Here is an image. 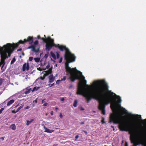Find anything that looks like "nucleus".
<instances>
[{"label": "nucleus", "mask_w": 146, "mask_h": 146, "mask_svg": "<svg viewBox=\"0 0 146 146\" xmlns=\"http://www.w3.org/2000/svg\"><path fill=\"white\" fill-rule=\"evenodd\" d=\"M131 115V116H132V117H135V116L136 115H132V114H130Z\"/></svg>", "instance_id": "52"}, {"label": "nucleus", "mask_w": 146, "mask_h": 146, "mask_svg": "<svg viewBox=\"0 0 146 146\" xmlns=\"http://www.w3.org/2000/svg\"><path fill=\"white\" fill-rule=\"evenodd\" d=\"M53 46L58 48L61 51H63L65 50V53L64 57L72 54L70 51L69 49L66 48L65 46L63 45H60L59 44H55L54 43V40L53 39L51 40L50 43H47L46 44L45 50H46L49 51Z\"/></svg>", "instance_id": "4"}, {"label": "nucleus", "mask_w": 146, "mask_h": 146, "mask_svg": "<svg viewBox=\"0 0 146 146\" xmlns=\"http://www.w3.org/2000/svg\"><path fill=\"white\" fill-rule=\"evenodd\" d=\"M66 79V76H64L62 78H61V80H60L61 81H64Z\"/></svg>", "instance_id": "25"}, {"label": "nucleus", "mask_w": 146, "mask_h": 146, "mask_svg": "<svg viewBox=\"0 0 146 146\" xmlns=\"http://www.w3.org/2000/svg\"><path fill=\"white\" fill-rule=\"evenodd\" d=\"M10 128L13 130H15L16 129L15 125L14 124H12L10 126Z\"/></svg>", "instance_id": "14"}, {"label": "nucleus", "mask_w": 146, "mask_h": 146, "mask_svg": "<svg viewBox=\"0 0 146 146\" xmlns=\"http://www.w3.org/2000/svg\"><path fill=\"white\" fill-rule=\"evenodd\" d=\"M31 91H32L31 89V88H29L26 90V91L24 93L25 94H27L30 92Z\"/></svg>", "instance_id": "12"}, {"label": "nucleus", "mask_w": 146, "mask_h": 146, "mask_svg": "<svg viewBox=\"0 0 146 146\" xmlns=\"http://www.w3.org/2000/svg\"><path fill=\"white\" fill-rule=\"evenodd\" d=\"M61 81V80H57L56 81V84H59V82Z\"/></svg>", "instance_id": "32"}, {"label": "nucleus", "mask_w": 146, "mask_h": 146, "mask_svg": "<svg viewBox=\"0 0 146 146\" xmlns=\"http://www.w3.org/2000/svg\"><path fill=\"white\" fill-rule=\"evenodd\" d=\"M37 38L38 39H40L43 40L44 42L46 43H50L52 40L50 36L48 37L47 38H41L40 35H38L37 36Z\"/></svg>", "instance_id": "6"}, {"label": "nucleus", "mask_w": 146, "mask_h": 146, "mask_svg": "<svg viewBox=\"0 0 146 146\" xmlns=\"http://www.w3.org/2000/svg\"><path fill=\"white\" fill-rule=\"evenodd\" d=\"M34 60L36 62H38L40 61V58H34Z\"/></svg>", "instance_id": "16"}, {"label": "nucleus", "mask_w": 146, "mask_h": 146, "mask_svg": "<svg viewBox=\"0 0 146 146\" xmlns=\"http://www.w3.org/2000/svg\"><path fill=\"white\" fill-rule=\"evenodd\" d=\"M26 70L27 71H28L29 69V64L28 63H27L26 64Z\"/></svg>", "instance_id": "20"}, {"label": "nucleus", "mask_w": 146, "mask_h": 146, "mask_svg": "<svg viewBox=\"0 0 146 146\" xmlns=\"http://www.w3.org/2000/svg\"><path fill=\"white\" fill-rule=\"evenodd\" d=\"M54 83H53L51 85V86H50V87L52 86H54Z\"/></svg>", "instance_id": "51"}, {"label": "nucleus", "mask_w": 146, "mask_h": 146, "mask_svg": "<svg viewBox=\"0 0 146 146\" xmlns=\"http://www.w3.org/2000/svg\"><path fill=\"white\" fill-rule=\"evenodd\" d=\"M79 137V136L78 135H77L75 137V138L76 139H78Z\"/></svg>", "instance_id": "45"}, {"label": "nucleus", "mask_w": 146, "mask_h": 146, "mask_svg": "<svg viewBox=\"0 0 146 146\" xmlns=\"http://www.w3.org/2000/svg\"><path fill=\"white\" fill-rule=\"evenodd\" d=\"M125 146H128V143L126 142L125 143Z\"/></svg>", "instance_id": "39"}, {"label": "nucleus", "mask_w": 146, "mask_h": 146, "mask_svg": "<svg viewBox=\"0 0 146 146\" xmlns=\"http://www.w3.org/2000/svg\"><path fill=\"white\" fill-rule=\"evenodd\" d=\"M77 100H75L73 104V106L74 107H76L77 106Z\"/></svg>", "instance_id": "19"}, {"label": "nucleus", "mask_w": 146, "mask_h": 146, "mask_svg": "<svg viewBox=\"0 0 146 146\" xmlns=\"http://www.w3.org/2000/svg\"><path fill=\"white\" fill-rule=\"evenodd\" d=\"M47 68H48V66H47Z\"/></svg>", "instance_id": "56"}, {"label": "nucleus", "mask_w": 146, "mask_h": 146, "mask_svg": "<svg viewBox=\"0 0 146 146\" xmlns=\"http://www.w3.org/2000/svg\"><path fill=\"white\" fill-rule=\"evenodd\" d=\"M21 50H22V48H20L18 49L17 50V51H21Z\"/></svg>", "instance_id": "47"}, {"label": "nucleus", "mask_w": 146, "mask_h": 146, "mask_svg": "<svg viewBox=\"0 0 146 146\" xmlns=\"http://www.w3.org/2000/svg\"><path fill=\"white\" fill-rule=\"evenodd\" d=\"M33 57H32V56L30 57L29 58V60L30 61H31L33 60Z\"/></svg>", "instance_id": "29"}, {"label": "nucleus", "mask_w": 146, "mask_h": 146, "mask_svg": "<svg viewBox=\"0 0 146 146\" xmlns=\"http://www.w3.org/2000/svg\"><path fill=\"white\" fill-rule=\"evenodd\" d=\"M6 46H5V47H6L5 50L3 52H1V59L0 62V67L1 66V69L2 70V72L4 71V70H3V68L5 64V60L7 58L8 56L9 57L10 56V53L9 54V53L11 51L10 47H8Z\"/></svg>", "instance_id": "5"}, {"label": "nucleus", "mask_w": 146, "mask_h": 146, "mask_svg": "<svg viewBox=\"0 0 146 146\" xmlns=\"http://www.w3.org/2000/svg\"><path fill=\"white\" fill-rule=\"evenodd\" d=\"M44 36L45 37H46V36H45V35H44Z\"/></svg>", "instance_id": "54"}, {"label": "nucleus", "mask_w": 146, "mask_h": 146, "mask_svg": "<svg viewBox=\"0 0 146 146\" xmlns=\"http://www.w3.org/2000/svg\"><path fill=\"white\" fill-rule=\"evenodd\" d=\"M50 114L52 115H53V111H51V112H50Z\"/></svg>", "instance_id": "44"}, {"label": "nucleus", "mask_w": 146, "mask_h": 146, "mask_svg": "<svg viewBox=\"0 0 146 146\" xmlns=\"http://www.w3.org/2000/svg\"><path fill=\"white\" fill-rule=\"evenodd\" d=\"M4 108H2L0 110V114H1L3 111L4 110Z\"/></svg>", "instance_id": "28"}, {"label": "nucleus", "mask_w": 146, "mask_h": 146, "mask_svg": "<svg viewBox=\"0 0 146 146\" xmlns=\"http://www.w3.org/2000/svg\"><path fill=\"white\" fill-rule=\"evenodd\" d=\"M44 129L45 131L44 132L48 133H51L54 131V130L52 129H50L47 127H46L45 126H44Z\"/></svg>", "instance_id": "9"}, {"label": "nucleus", "mask_w": 146, "mask_h": 146, "mask_svg": "<svg viewBox=\"0 0 146 146\" xmlns=\"http://www.w3.org/2000/svg\"><path fill=\"white\" fill-rule=\"evenodd\" d=\"M26 63H25L23 64V67H22V70L23 71H24L25 70L26 68Z\"/></svg>", "instance_id": "15"}, {"label": "nucleus", "mask_w": 146, "mask_h": 146, "mask_svg": "<svg viewBox=\"0 0 146 146\" xmlns=\"http://www.w3.org/2000/svg\"><path fill=\"white\" fill-rule=\"evenodd\" d=\"M80 110H84V109L83 108L81 107L80 108Z\"/></svg>", "instance_id": "46"}, {"label": "nucleus", "mask_w": 146, "mask_h": 146, "mask_svg": "<svg viewBox=\"0 0 146 146\" xmlns=\"http://www.w3.org/2000/svg\"><path fill=\"white\" fill-rule=\"evenodd\" d=\"M49 79V82L52 83L53 82L54 80V77H53V75H50L48 77Z\"/></svg>", "instance_id": "8"}, {"label": "nucleus", "mask_w": 146, "mask_h": 146, "mask_svg": "<svg viewBox=\"0 0 146 146\" xmlns=\"http://www.w3.org/2000/svg\"><path fill=\"white\" fill-rule=\"evenodd\" d=\"M37 100H35L33 101V104H36L37 103Z\"/></svg>", "instance_id": "31"}, {"label": "nucleus", "mask_w": 146, "mask_h": 146, "mask_svg": "<svg viewBox=\"0 0 146 146\" xmlns=\"http://www.w3.org/2000/svg\"><path fill=\"white\" fill-rule=\"evenodd\" d=\"M111 127L113 129V131H114L115 130V129H114V127L113 126H111Z\"/></svg>", "instance_id": "48"}, {"label": "nucleus", "mask_w": 146, "mask_h": 146, "mask_svg": "<svg viewBox=\"0 0 146 146\" xmlns=\"http://www.w3.org/2000/svg\"><path fill=\"white\" fill-rule=\"evenodd\" d=\"M30 108V107L29 106H27L25 108V109H27Z\"/></svg>", "instance_id": "36"}, {"label": "nucleus", "mask_w": 146, "mask_h": 146, "mask_svg": "<svg viewBox=\"0 0 146 146\" xmlns=\"http://www.w3.org/2000/svg\"><path fill=\"white\" fill-rule=\"evenodd\" d=\"M114 95H113V103L110 102L111 108L113 111L115 112L111 114L110 117L109 122H113L114 124H118L119 128L121 131H129L130 135V140L131 143H133V146H137L141 142L143 139V135L142 133L138 131L136 125L130 126L126 122L121 121L120 117L117 113L118 108H121L120 104L121 101L120 97L119 96H117V100L116 101Z\"/></svg>", "instance_id": "2"}, {"label": "nucleus", "mask_w": 146, "mask_h": 146, "mask_svg": "<svg viewBox=\"0 0 146 146\" xmlns=\"http://www.w3.org/2000/svg\"><path fill=\"white\" fill-rule=\"evenodd\" d=\"M64 57L66 61L65 63V68L67 75H70L69 79L72 82L76 80H80V76L83 79L78 84L77 94L83 95L85 97L87 103L92 99L98 101L99 104L98 109L102 111L103 115H105L106 106L110 102L113 103V95H116L109 90V87L104 80H99L95 82L98 86L96 89L92 88V85L89 86L86 85V80L84 79L85 77L82 75V73L77 70L76 67L71 68L69 66V63L75 60L76 57L74 54H72Z\"/></svg>", "instance_id": "1"}, {"label": "nucleus", "mask_w": 146, "mask_h": 146, "mask_svg": "<svg viewBox=\"0 0 146 146\" xmlns=\"http://www.w3.org/2000/svg\"><path fill=\"white\" fill-rule=\"evenodd\" d=\"M46 76V74H44L42 77L40 76L39 77V78L41 80H43L45 79V77Z\"/></svg>", "instance_id": "18"}, {"label": "nucleus", "mask_w": 146, "mask_h": 146, "mask_svg": "<svg viewBox=\"0 0 146 146\" xmlns=\"http://www.w3.org/2000/svg\"><path fill=\"white\" fill-rule=\"evenodd\" d=\"M59 116L61 118H62V114L61 113H60V114Z\"/></svg>", "instance_id": "35"}, {"label": "nucleus", "mask_w": 146, "mask_h": 146, "mask_svg": "<svg viewBox=\"0 0 146 146\" xmlns=\"http://www.w3.org/2000/svg\"><path fill=\"white\" fill-rule=\"evenodd\" d=\"M4 137H1L0 138V139H1L2 140H4Z\"/></svg>", "instance_id": "42"}, {"label": "nucleus", "mask_w": 146, "mask_h": 146, "mask_svg": "<svg viewBox=\"0 0 146 146\" xmlns=\"http://www.w3.org/2000/svg\"><path fill=\"white\" fill-rule=\"evenodd\" d=\"M136 115L137 116H139V117H138V118H141V115Z\"/></svg>", "instance_id": "40"}, {"label": "nucleus", "mask_w": 146, "mask_h": 146, "mask_svg": "<svg viewBox=\"0 0 146 146\" xmlns=\"http://www.w3.org/2000/svg\"><path fill=\"white\" fill-rule=\"evenodd\" d=\"M141 120L142 122H143V121H144L146 123V119H144L143 120L142 119H141Z\"/></svg>", "instance_id": "34"}, {"label": "nucleus", "mask_w": 146, "mask_h": 146, "mask_svg": "<svg viewBox=\"0 0 146 146\" xmlns=\"http://www.w3.org/2000/svg\"><path fill=\"white\" fill-rule=\"evenodd\" d=\"M82 131L84 132L86 134V135L87 134L88 132L87 131H84V130H83Z\"/></svg>", "instance_id": "37"}, {"label": "nucleus", "mask_w": 146, "mask_h": 146, "mask_svg": "<svg viewBox=\"0 0 146 146\" xmlns=\"http://www.w3.org/2000/svg\"><path fill=\"white\" fill-rule=\"evenodd\" d=\"M50 54H51V56L53 58L54 60H56V55L54 54L52 52H50Z\"/></svg>", "instance_id": "13"}, {"label": "nucleus", "mask_w": 146, "mask_h": 146, "mask_svg": "<svg viewBox=\"0 0 146 146\" xmlns=\"http://www.w3.org/2000/svg\"><path fill=\"white\" fill-rule=\"evenodd\" d=\"M3 79L2 78L0 79V86L3 82Z\"/></svg>", "instance_id": "26"}, {"label": "nucleus", "mask_w": 146, "mask_h": 146, "mask_svg": "<svg viewBox=\"0 0 146 146\" xmlns=\"http://www.w3.org/2000/svg\"><path fill=\"white\" fill-rule=\"evenodd\" d=\"M73 86V85L72 84L70 85V86H69V88L70 89L72 88Z\"/></svg>", "instance_id": "33"}, {"label": "nucleus", "mask_w": 146, "mask_h": 146, "mask_svg": "<svg viewBox=\"0 0 146 146\" xmlns=\"http://www.w3.org/2000/svg\"><path fill=\"white\" fill-rule=\"evenodd\" d=\"M15 102L14 100L12 99L8 102L7 104V106H9L13 103Z\"/></svg>", "instance_id": "10"}, {"label": "nucleus", "mask_w": 146, "mask_h": 146, "mask_svg": "<svg viewBox=\"0 0 146 146\" xmlns=\"http://www.w3.org/2000/svg\"><path fill=\"white\" fill-rule=\"evenodd\" d=\"M102 122L103 123H105V122L104 121V119L102 120Z\"/></svg>", "instance_id": "43"}, {"label": "nucleus", "mask_w": 146, "mask_h": 146, "mask_svg": "<svg viewBox=\"0 0 146 146\" xmlns=\"http://www.w3.org/2000/svg\"><path fill=\"white\" fill-rule=\"evenodd\" d=\"M104 146H107L106 145H104Z\"/></svg>", "instance_id": "55"}, {"label": "nucleus", "mask_w": 146, "mask_h": 146, "mask_svg": "<svg viewBox=\"0 0 146 146\" xmlns=\"http://www.w3.org/2000/svg\"><path fill=\"white\" fill-rule=\"evenodd\" d=\"M56 58H57L58 59L59 58V56H60L59 54V53L58 52H56Z\"/></svg>", "instance_id": "24"}, {"label": "nucleus", "mask_w": 146, "mask_h": 146, "mask_svg": "<svg viewBox=\"0 0 146 146\" xmlns=\"http://www.w3.org/2000/svg\"><path fill=\"white\" fill-rule=\"evenodd\" d=\"M16 61V59L15 58H13L11 62V64H13Z\"/></svg>", "instance_id": "22"}, {"label": "nucleus", "mask_w": 146, "mask_h": 146, "mask_svg": "<svg viewBox=\"0 0 146 146\" xmlns=\"http://www.w3.org/2000/svg\"><path fill=\"white\" fill-rule=\"evenodd\" d=\"M38 40H36L34 42V44L35 45H36L38 44Z\"/></svg>", "instance_id": "23"}, {"label": "nucleus", "mask_w": 146, "mask_h": 146, "mask_svg": "<svg viewBox=\"0 0 146 146\" xmlns=\"http://www.w3.org/2000/svg\"><path fill=\"white\" fill-rule=\"evenodd\" d=\"M39 88V87L35 86L33 88V90H32V92H33V91L35 90H38Z\"/></svg>", "instance_id": "17"}, {"label": "nucleus", "mask_w": 146, "mask_h": 146, "mask_svg": "<svg viewBox=\"0 0 146 146\" xmlns=\"http://www.w3.org/2000/svg\"><path fill=\"white\" fill-rule=\"evenodd\" d=\"M23 105H21L18 107L16 111V112H18L21 109L23 108Z\"/></svg>", "instance_id": "21"}, {"label": "nucleus", "mask_w": 146, "mask_h": 146, "mask_svg": "<svg viewBox=\"0 0 146 146\" xmlns=\"http://www.w3.org/2000/svg\"><path fill=\"white\" fill-rule=\"evenodd\" d=\"M45 100V99L43 100H42V103H43L44 102Z\"/></svg>", "instance_id": "49"}, {"label": "nucleus", "mask_w": 146, "mask_h": 146, "mask_svg": "<svg viewBox=\"0 0 146 146\" xmlns=\"http://www.w3.org/2000/svg\"><path fill=\"white\" fill-rule=\"evenodd\" d=\"M62 57H61L60 58V59L59 60V63H61L62 62Z\"/></svg>", "instance_id": "27"}, {"label": "nucleus", "mask_w": 146, "mask_h": 146, "mask_svg": "<svg viewBox=\"0 0 146 146\" xmlns=\"http://www.w3.org/2000/svg\"><path fill=\"white\" fill-rule=\"evenodd\" d=\"M143 145L144 146H146V143H144Z\"/></svg>", "instance_id": "53"}, {"label": "nucleus", "mask_w": 146, "mask_h": 146, "mask_svg": "<svg viewBox=\"0 0 146 146\" xmlns=\"http://www.w3.org/2000/svg\"><path fill=\"white\" fill-rule=\"evenodd\" d=\"M48 103H44L43 105L42 106H46L48 105Z\"/></svg>", "instance_id": "30"}, {"label": "nucleus", "mask_w": 146, "mask_h": 146, "mask_svg": "<svg viewBox=\"0 0 146 146\" xmlns=\"http://www.w3.org/2000/svg\"><path fill=\"white\" fill-rule=\"evenodd\" d=\"M60 100L61 101H63L64 100V98H62L60 99Z\"/></svg>", "instance_id": "38"}, {"label": "nucleus", "mask_w": 146, "mask_h": 146, "mask_svg": "<svg viewBox=\"0 0 146 146\" xmlns=\"http://www.w3.org/2000/svg\"><path fill=\"white\" fill-rule=\"evenodd\" d=\"M31 48H32V51L34 52H38L39 51V48H38L37 49H36L34 45H32L31 46H29L27 48L30 49Z\"/></svg>", "instance_id": "7"}, {"label": "nucleus", "mask_w": 146, "mask_h": 146, "mask_svg": "<svg viewBox=\"0 0 146 146\" xmlns=\"http://www.w3.org/2000/svg\"><path fill=\"white\" fill-rule=\"evenodd\" d=\"M84 124V121L81 122L80 123V124L81 125H83Z\"/></svg>", "instance_id": "41"}, {"label": "nucleus", "mask_w": 146, "mask_h": 146, "mask_svg": "<svg viewBox=\"0 0 146 146\" xmlns=\"http://www.w3.org/2000/svg\"><path fill=\"white\" fill-rule=\"evenodd\" d=\"M55 110H56V111H57V110H58V108L57 107H55Z\"/></svg>", "instance_id": "50"}, {"label": "nucleus", "mask_w": 146, "mask_h": 146, "mask_svg": "<svg viewBox=\"0 0 146 146\" xmlns=\"http://www.w3.org/2000/svg\"><path fill=\"white\" fill-rule=\"evenodd\" d=\"M34 120V119H31V120L30 121L27 120V123H26V125H29Z\"/></svg>", "instance_id": "11"}, {"label": "nucleus", "mask_w": 146, "mask_h": 146, "mask_svg": "<svg viewBox=\"0 0 146 146\" xmlns=\"http://www.w3.org/2000/svg\"><path fill=\"white\" fill-rule=\"evenodd\" d=\"M28 42L30 44H32L33 42V36H29L27 39H25L24 40H19L18 43L15 44L13 43L12 44L10 43H7L6 45H4L3 47H1L0 46V54L1 55V52H3L5 50V49L6 47L5 46L8 47H10L11 51L9 52L10 55L11 53L14 50V49L17 47L19 44H24L25 43Z\"/></svg>", "instance_id": "3"}]
</instances>
